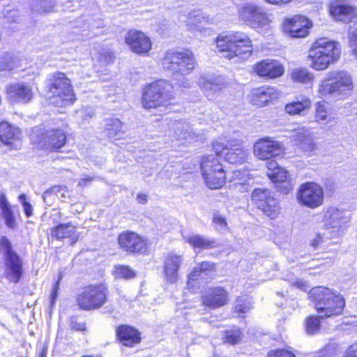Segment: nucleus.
<instances>
[{
  "label": "nucleus",
  "mask_w": 357,
  "mask_h": 357,
  "mask_svg": "<svg viewBox=\"0 0 357 357\" xmlns=\"http://www.w3.org/2000/svg\"><path fill=\"white\" fill-rule=\"evenodd\" d=\"M211 23V19L200 11H193L187 17L186 25L190 30H199L205 24Z\"/></svg>",
  "instance_id": "obj_33"
},
{
  "label": "nucleus",
  "mask_w": 357,
  "mask_h": 357,
  "mask_svg": "<svg viewBox=\"0 0 357 357\" xmlns=\"http://www.w3.org/2000/svg\"><path fill=\"white\" fill-rule=\"evenodd\" d=\"M3 18L6 23L17 22L19 18V12L15 9L7 10L3 15Z\"/></svg>",
  "instance_id": "obj_51"
},
{
  "label": "nucleus",
  "mask_w": 357,
  "mask_h": 357,
  "mask_svg": "<svg viewBox=\"0 0 357 357\" xmlns=\"http://www.w3.org/2000/svg\"><path fill=\"white\" fill-rule=\"evenodd\" d=\"M291 284L292 286H294L303 291H307L310 288L309 285L306 282L298 279L296 280L295 281H292Z\"/></svg>",
  "instance_id": "obj_60"
},
{
  "label": "nucleus",
  "mask_w": 357,
  "mask_h": 357,
  "mask_svg": "<svg viewBox=\"0 0 357 357\" xmlns=\"http://www.w3.org/2000/svg\"><path fill=\"white\" fill-rule=\"evenodd\" d=\"M298 203L311 209H315L324 204V188L315 182L302 184L296 193Z\"/></svg>",
  "instance_id": "obj_10"
},
{
  "label": "nucleus",
  "mask_w": 357,
  "mask_h": 357,
  "mask_svg": "<svg viewBox=\"0 0 357 357\" xmlns=\"http://www.w3.org/2000/svg\"><path fill=\"white\" fill-rule=\"evenodd\" d=\"M279 91L274 87L261 86L253 89L250 95V101L252 104L263 107L269 102L278 98Z\"/></svg>",
  "instance_id": "obj_23"
},
{
  "label": "nucleus",
  "mask_w": 357,
  "mask_h": 357,
  "mask_svg": "<svg viewBox=\"0 0 357 357\" xmlns=\"http://www.w3.org/2000/svg\"><path fill=\"white\" fill-rule=\"evenodd\" d=\"M326 234H317L315 237L311 241L310 244L314 248H317L323 241Z\"/></svg>",
  "instance_id": "obj_59"
},
{
  "label": "nucleus",
  "mask_w": 357,
  "mask_h": 357,
  "mask_svg": "<svg viewBox=\"0 0 357 357\" xmlns=\"http://www.w3.org/2000/svg\"><path fill=\"white\" fill-rule=\"evenodd\" d=\"M231 142H228L227 144H224L222 142L219 141H215L213 142V150L215 151L217 155L222 156L225 158V153L227 152L229 148V144Z\"/></svg>",
  "instance_id": "obj_48"
},
{
  "label": "nucleus",
  "mask_w": 357,
  "mask_h": 357,
  "mask_svg": "<svg viewBox=\"0 0 357 357\" xmlns=\"http://www.w3.org/2000/svg\"><path fill=\"white\" fill-rule=\"evenodd\" d=\"M311 101L308 98H304L300 101L290 102L285 106V112L290 115L301 114L303 112L310 109Z\"/></svg>",
  "instance_id": "obj_37"
},
{
  "label": "nucleus",
  "mask_w": 357,
  "mask_h": 357,
  "mask_svg": "<svg viewBox=\"0 0 357 357\" xmlns=\"http://www.w3.org/2000/svg\"><path fill=\"white\" fill-rule=\"evenodd\" d=\"M329 11L333 17L344 22H350L357 15L356 8L347 4H331Z\"/></svg>",
  "instance_id": "obj_26"
},
{
  "label": "nucleus",
  "mask_w": 357,
  "mask_h": 357,
  "mask_svg": "<svg viewBox=\"0 0 357 357\" xmlns=\"http://www.w3.org/2000/svg\"><path fill=\"white\" fill-rule=\"evenodd\" d=\"M174 87L169 82L158 80L146 86L143 91L142 104L145 109L165 106L174 98Z\"/></svg>",
  "instance_id": "obj_6"
},
{
  "label": "nucleus",
  "mask_w": 357,
  "mask_h": 357,
  "mask_svg": "<svg viewBox=\"0 0 357 357\" xmlns=\"http://www.w3.org/2000/svg\"><path fill=\"white\" fill-rule=\"evenodd\" d=\"M312 23L303 16H294L286 20L283 24L284 31L291 38H305L308 35Z\"/></svg>",
  "instance_id": "obj_16"
},
{
  "label": "nucleus",
  "mask_w": 357,
  "mask_h": 357,
  "mask_svg": "<svg viewBox=\"0 0 357 357\" xmlns=\"http://www.w3.org/2000/svg\"><path fill=\"white\" fill-rule=\"evenodd\" d=\"M18 199L23 206L24 212L26 216L31 217L33 214V206L26 200V196L24 194H21V195H20Z\"/></svg>",
  "instance_id": "obj_50"
},
{
  "label": "nucleus",
  "mask_w": 357,
  "mask_h": 357,
  "mask_svg": "<svg viewBox=\"0 0 357 357\" xmlns=\"http://www.w3.org/2000/svg\"><path fill=\"white\" fill-rule=\"evenodd\" d=\"M212 223L215 229L219 233L225 234L229 229L226 218L218 211L213 213Z\"/></svg>",
  "instance_id": "obj_41"
},
{
  "label": "nucleus",
  "mask_w": 357,
  "mask_h": 357,
  "mask_svg": "<svg viewBox=\"0 0 357 357\" xmlns=\"http://www.w3.org/2000/svg\"><path fill=\"white\" fill-rule=\"evenodd\" d=\"M341 55V46L335 41L319 38L309 50L311 67L316 70L326 69L330 64L337 61Z\"/></svg>",
  "instance_id": "obj_4"
},
{
  "label": "nucleus",
  "mask_w": 357,
  "mask_h": 357,
  "mask_svg": "<svg viewBox=\"0 0 357 357\" xmlns=\"http://www.w3.org/2000/svg\"><path fill=\"white\" fill-rule=\"evenodd\" d=\"M118 244L124 251L130 253H142L146 250V240L134 231H124L118 236Z\"/></svg>",
  "instance_id": "obj_15"
},
{
  "label": "nucleus",
  "mask_w": 357,
  "mask_h": 357,
  "mask_svg": "<svg viewBox=\"0 0 357 357\" xmlns=\"http://www.w3.org/2000/svg\"><path fill=\"white\" fill-rule=\"evenodd\" d=\"M126 131L123 123L116 118H109L105 121V132L111 140H118L123 137Z\"/></svg>",
  "instance_id": "obj_29"
},
{
  "label": "nucleus",
  "mask_w": 357,
  "mask_h": 357,
  "mask_svg": "<svg viewBox=\"0 0 357 357\" xmlns=\"http://www.w3.org/2000/svg\"><path fill=\"white\" fill-rule=\"evenodd\" d=\"M114 276L116 278L131 279L135 277V271L131 269L128 266L118 265L114 267Z\"/></svg>",
  "instance_id": "obj_43"
},
{
  "label": "nucleus",
  "mask_w": 357,
  "mask_h": 357,
  "mask_svg": "<svg viewBox=\"0 0 357 357\" xmlns=\"http://www.w3.org/2000/svg\"><path fill=\"white\" fill-rule=\"evenodd\" d=\"M351 75L344 70H332L320 80L317 93L321 98L344 99L351 95L354 90Z\"/></svg>",
  "instance_id": "obj_1"
},
{
  "label": "nucleus",
  "mask_w": 357,
  "mask_h": 357,
  "mask_svg": "<svg viewBox=\"0 0 357 357\" xmlns=\"http://www.w3.org/2000/svg\"><path fill=\"white\" fill-rule=\"evenodd\" d=\"M203 305L212 308H218L225 305L228 301V294L222 287H214L207 289L202 297Z\"/></svg>",
  "instance_id": "obj_22"
},
{
  "label": "nucleus",
  "mask_w": 357,
  "mask_h": 357,
  "mask_svg": "<svg viewBox=\"0 0 357 357\" xmlns=\"http://www.w3.org/2000/svg\"><path fill=\"white\" fill-rule=\"evenodd\" d=\"M248 151L242 146L241 142L234 141L229 144L225 160L231 164H242L248 160Z\"/></svg>",
  "instance_id": "obj_25"
},
{
  "label": "nucleus",
  "mask_w": 357,
  "mask_h": 357,
  "mask_svg": "<svg viewBox=\"0 0 357 357\" xmlns=\"http://www.w3.org/2000/svg\"><path fill=\"white\" fill-rule=\"evenodd\" d=\"M55 6V0H33L31 10L38 14H45L52 12Z\"/></svg>",
  "instance_id": "obj_38"
},
{
  "label": "nucleus",
  "mask_w": 357,
  "mask_h": 357,
  "mask_svg": "<svg viewBox=\"0 0 357 357\" xmlns=\"http://www.w3.org/2000/svg\"><path fill=\"white\" fill-rule=\"evenodd\" d=\"M349 43L351 52L357 58V28L351 33L349 36Z\"/></svg>",
  "instance_id": "obj_53"
},
{
  "label": "nucleus",
  "mask_w": 357,
  "mask_h": 357,
  "mask_svg": "<svg viewBox=\"0 0 357 357\" xmlns=\"http://www.w3.org/2000/svg\"><path fill=\"white\" fill-rule=\"evenodd\" d=\"M52 235L58 239L69 238L73 243L77 241L79 234L77 227L71 223L60 224L52 230Z\"/></svg>",
  "instance_id": "obj_32"
},
{
  "label": "nucleus",
  "mask_w": 357,
  "mask_h": 357,
  "mask_svg": "<svg viewBox=\"0 0 357 357\" xmlns=\"http://www.w3.org/2000/svg\"><path fill=\"white\" fill-rule=\"evenodd\" d=\"M20 134L17 128L5 121L0 123V140L4 144H10L19 137Z\"/></svg>",
  "instance_id": "obj_34"
},
{
  "label": "nucleus",
  "mask_w": 357,
  "mask_h": 357,
  "mask_svg": "<svg viewBox=\"0 0 357 357\" xmlns=\"http://www.w3.org/2000/svg\"><path fill=\"white\" fill-rule=\"evenodd\" d=\"M116 333L120 342L125 346L133 347L140 342L139 333L132 327L121 326L118 328Z\"/></svg>",
  "instance_id": "obj_28"
},
{
  "label": "nucleus",
  "mask_w": 357,
  "mask_h": 357,
  "mask_svg": "<svg viewBox=\"0 0 357 357\" xmlns=\"http://www.w3.org/2000/svg\"><path fill=\"white\" fill-rule=\"evenodd\" d=\"M309 297L314 302L320 318L340 315L345 305V301L340 294L326 287H317L312 289Z\"/></svg>",
  "instance_id": "obj_3"
},
{
  "label": "nucleus",
  "mask_w": 357,
  "mask_h": 357,
  "mask_svg": "<svg viewBox=\"0 0 357 357\" xmlns=\"http://www.w3.org/2000/svg\"><path fill=\"white\" fill-rule=\"evenodd\" d=\"M169 135L177 140H192L198 137L189 123L180 121L172 123L169 128Z\"/></svg>",
  "instance_id": "obj_24"
},
{
  "label": "nucleus",
  "mask_w": 357,
  "mask_h": 357,
  "mask_svg": "<svg viewBox=\"0 0 357 357\" xmlns=\"http://www.w3.org/2000/svg\"><path fill=\"white\" fill-rule=\"evenodd\" d=\"M182 262L181 256L169 255L164 262L165 280L169 283H174L178 279V271Z\"/></svg>",
  "instance_id": "obj_27"
},
{
  "label": "nucleus",
  "mask_w": 357,
  "mask_h": 357,
  "mask_svg": "<svg viewBox=\"0 0 357 357\" xmlns=\"http://www.w3.org/2000/svg\"><path fill=\"white\" fill-rule=\"evenodd\" d=\"M183 238L184 241L189 243L194 249L208 250L218 247L215 239L199 234L183 236Z\"/></svg>",
  "instance_id": "obj_31"
},
{
  "label": "nucleus",
  "mask_w": 357,
  "mask_h": 357,
  "mask_svg": "<svg viewBox=\"0 0 357 357\" xmlns=\"http://www.w3.org/2000/svg\"><path fill=\"white\" fill-rule=\"evenodd\" d=\"M291 77L294 82L302 84H310L314 79V75L306 68L294 69Z\"/></svg>",
  "instance_id": "obj_39"
},
{
  "label": "nucleus",
  "mask_w": 357,
  "mask_h": 357,
  "mask_svg": "<svg viewBox=\"0 0 357 357\" xmlns=\"http://www.w3.org/2000/svg\"><path fill=\"white\" fill-rule=\"evenodd\" d=\"M71 327L77 331H83L85 329V324L78 322L76 319H72Z\"/></svg>",
  "instance_id": "obj_64"
},
{
  "label": "nucleus",
  "mask_w": 357,
  "mask_h": 357,
  "mask_svg": "<svg viewBox=\"0 0 357 357\" xmlns=\"http://www.w3.org/2000/svg\"><path fill=\"white\" fill-rule=\"evenodd\" d=\"M0 207L1 208L2 213H4L6 210H10L9 204L6 201L4 195H1L0 197Z\"/></svg>",
  "instance_id": "obj_63"
},
{
  "label": "nucleus",
  "mask_w": 357,
  "mask_h": 357,
  "mask_svg": "<svg viewBox=\"0 0 357 357\" xmlns=\"http://www.w3.org/2000/svg\"><path fill=\"white\" fill-rule=\"evenodd\" d=\"M201 170L204 178H225L222 164L213 155L204 156Z\"/></svg>",
  "instance_id": "obj_21"
},
{
  "label": "nucleus",
  "mask_w": 357,
  "mask_h": 357,
  "mask_svg": "<svg viewBox=\"0 0 357 357\" xmlns=\"http://www.w3.org/2000/svg\"><path fill=\"white\" fill-rule=\"evenodd\" d=\"M315 119L317 122L325 123L331 121V108L326 101H319L315 105Z\"/></svg>",
  "instance_id": "obj_36"
},
{
  "label": "nucleus",
  "mask_w": 357,
  "mask_h": 357,
  "mask_svg": "<svg viewBox=\"0 0 357 357\" xmlns=\"http://www.w3.org/2000/svg\"><path fill=\"white\" fill-rule=\"evenodd\" d=\"M284 151L283 144L271 137L257 140L253 146V153L259 160H271L282 155Z\"/></svg>",
  "instance_id": "obj_13"
},
{
  "label": "nucleus",
  "mask_w": 357,
  "mask_h": 357,
  "mask_svg": "<svg viewBox=\"0 0 357 357\" xmlns=\"http://www.w3.org/2000/svg\"><path fill=\"white\" fill-rule=\"evenodd\" d=\"M344 209L335 206L326 207L323 209V224L326 231L332 229L335 232L340 231L349 220Z\"/></svg>",
  "instance_id": "obj_14"
},
{
  "label": "nucleus",
  "mask_w": 357,
  "mask_h": 357,
  "mask_svg": "<svg viewBox=\"0 0 357 357\" xmlns=\"http://www.w3.org/2000/svg\"><path fill=\"white\" fill-rule=\"evenodd\" d=\"M223 85L224 84L222 80H220L219 78H215V82L211 89V92L213 93V100L215 99V94L222 90Z\"/></svg>",
  "instance_id": "obj_58"
},
{
  "label": "nucleus",
  "mask_w": 357,
  "mask_h": 357,
  "mask_svg": "<svg viewBox=\"0 0 357 357\" xmlns=\"http://www.w3.org/2000/svg\"><path fill=\"white\" fill-rule=\"evenodd\" d=\"M2 214L5 219L6 226L9 228L14 229L16 226V222L11 209L6 210Z\"/></svg>",
  "instance_id": "obj_52"
},
{
  "label": "nucleus",
  "mask_w": 357,
  "mask_h": 357,
  "mask_svg": "<svg viewBox=\"0 0 357 357\" xmlns=\"http://www.w3.org/2000/svg\"><path fill=\"white\" fill-rule=\"evenodd\" d=\"M320 321L317 317H310L306 320V331L308 334H314L319 331Z\"/></svg>",
  "instance_id": "obj_47"
},
{
  "label": "nucleus",
  "mask_w": 357,
  "mask_h": 357,
  "mask_svg": "<svg viewBox=\"0 0 357 357\" xmlns=\"http://www.w3.org/2000/svg\"><path fill=\"white\" fill-rule=\"evenodd\" d=\"M344 357H357V344H352L347 349Z\"/></svg>",
  "instance_id": "obj_61"
},
{
  "label": "nucleus",
  "mask_w": 357,
  "mask_h": 357,
  "mask_svg": "<svg viewBox=\"0 0 357 357\" xmlns=\"http://www.w3.org/2000/svg\"><path fill=\"white\" fill-rule=\"evenodd\" d=\"M21 66L20 60L17 56H11L5 69L13 70Z\"/></svg>",
  "instance_id": "obj_56"
},
{
  "label": "nucleus",
  "mask_w": 357,
  "mask_h": 357,
  "mask_svg": "<svg viewBox=\"0 0 357 357\" xmlns=\"http://www.w3.org/2000/svg\"><path fill=\"white\" fill-rule=\"evenodd\" d=\"M291 139L295 145L309 154L314 153L317 148L310 130L305 127L295 129Z\"/></svg>",
  "instance_id": "obj_19"
},
{
  "label": "nucleus",
  "mask_w": 357,
  "mask_h": 357,
  "mask_svg": "<svg viewBox=\"0 0 357 357\" xmlns=\"http://www.w3.org/2000/svg\"><path fill=\"white\" fill-rule=\"evenodd\" d=\"M31 141L40 149L57 150L66 142V132L61 128H54L45 131L43 128L36 127L30 134Z\"/></svg>",
  "instance_id": "obj_9"
},
{
  "label": "nucleus",
  "mask_w": 357,
  "mask_h": 357,
  "mask_svg": "<svg viewBox=\"0 0 357 357\" xmlns=\"http://www.w3.org/2000/svg\"><path fill=\"white\" fill-rule=\"evenodd\" d=\"M268 357H296L295 355L285 349H278L271 351Z\"/></svg>",
  "instance_id": "obj_54"
},
{
  "label": "nucleus",
  "mask_w": 357,
  "mask_h": 357,
  "mask_svg": "<svg viewBox=\"0 0 357 357\" xmlns=\"http://www.w3.org/2000/svg\"><path fill=\"white\" fill-rule=\"evenodd\" d=\"M255 72L260 77L274 79L281 77L284 69L281 63L275 59H264L254 67Z\"/></svg>",
  "instance_id": "obj_20"
},
{
  "label": "nucleus",
  "mask_w": 357,
  "mask_h": 357,
  "mask_svg": "<svg viewBox=\"0 0 357 357\" xmlns=\"http://www.w3.org/2000/svg\"><path fill=\"white\" fill-rule=\"evenodd\" d=\"M276 189L282 194H288L293 189L291 180H272Z\"/></svg>",
  "instance_id": "obj_46"
},
{
  "label": "nucleus",
  "mask_w": 357,
  "mask_h": 357,
  "mask_svg": "<svg viewBox=\"0 0 357 357\" xmlns=\"http://www.w3.org/2000/svg\"><path fill=\"white\" fill-rule=\"evenodd\" d=\"M0 252L4 260V276L10 282L17 284L23 275V260L13 250L10 241L5 236L0 241Z\"/></svg>",
  "instance_id": "obj_7"
},
{
  "label": "nucleus",
  "mask_w": 357,
  "mask_h": 357,
  "mask_svg": "<svg viewBox=\"0 0 357 357\" xmlns=\"http://www.w3.org/2000/svg\"><path fill=\"white\" fill-rule=\"evenodd\" d=\"M125 42L135 53H148L151 48V43L148 36L137 30H130L125 36Z\"/></svg>",
  "instance_id": "obj_17"
},
{
  "label": "nucleus",
  "mask_w": 357,
  "mask_h": 357,
  "mask_svg": "<svg viewBox=\"0 0 357 357\" xmlns=\"http://www.w3.org/2000/svg\"><path fill=\"white\" fill-rule=\"evenodd\" d=\"M7 97L13 103L26 104L33 98L31 86L24 82H18L9 85L6 88Z\"/></svg>",
  "instance_id": "obj_18"
},
{
  "label": "nucleus",
  "mask_w": 357,
  "mask_h": 357,
  "mask_svg": "<svg viewBox=\"0 0 357 357\" xmlns=\"http://www.w3.org/2000/svg\"><path fill=\"white\" fill-rule=\"evenodd\" d=\"M47 96L50 103L66 106L75 100V94L70 79L62 73H54L48 79Z\"/></svg>",
  "instance_id": "obj_5"
},
{
  "label": "nucleus",
  "mask_w": 357,
  "mask_h": 357,
  "mask_svg": "<svg viewBox=\"0 0 357 357\" xmlns=\"http://www.w3.org/2000/svg\"><path fill=\"white\" fill-rule=\"evenodd\" d=\"M269 22L268 17L266 13L258 8L252 25L257 24L259 26L267 24Z\"/></svg>",
  "instance_id": "obj_49"
},
{
  "label": "nucleus",
  "mask_w": 357,
  "mask_h": 357,
  "mask_svg": "<svg viewBox=\"0 0 357 357\" xmlns=\"http://www.w3.org/2000/svg\"><path fill=\"white\" fill-rule=\"evenodd\" d=\"M106 299L107 289L104 285H91L77 296V302L81 309L91 310L101 307Z\"/></svg>",
  "instance_id": "obj_12"
},
{
  "label": "nucleus",
  "mask_w": 357,
  "mask_h": 357,
  "mask_svg": "<svg viewBox=\"0 0 357 357\" xmlns=\"http://www.w3.org/2000/svg\"><path fill=\"white\" fill-rule=\"evenodd\" d=\"M252 307V302L247 296L238 297L236 301L234 309L238 314H245Z\"/></svg>",
  "instance_id": "obj_42"
},
{
  "label": "nucleus",
  "mask_w": 357,
  "mask_h": 357,
  "mask_svg": "<svg viewBox=\"0 0 357 357\" xmlns=\"http://www.w3.org/2000/svg\"><path fill=\"white\" fill-rule=\"evenodd\" d=\"M258 8V7L253 4H246L239 11L240 18L242 20L248 22L252 24Z\"/></svg>",
  "instance_id": "obj_40"
},
{
  "label": "nucleus",
  "mask_w": 357,
  "mask_h": 357,
  "mask_svg": "<svg viewBox=\"0 0 357 357\" xmlns=\"http://www.w3.org/2000/svg\"><path fill=\"white\" fill-rule=\"evenodd\" d=\"M215 270L216 265L213 262L203 261L198 264L189 274L188 284H190V281L197 280L199 278L207 279Z\"/></svg>",
  "instance_id": "obj_30"
},
{
  "label": "nucleus",
  "mask_w": 357,
  "mask_h": 357,
  "mask_svg": "<svg viewBox=\"0 0 357 357\" xmlns=\"http://www.w3.org/2000/svg\"><path fill=\"white\" fill-rule=\"evenodd\" d=\"M268 178H287L289 173L284 168L280 166L275 160H271L266 162Z\"/></svg>",
  "instance_id": "obj_35"
},
{
  "label": "nucleus",
  "mask_w": 357,
  "mask_h": 357,
  "mask_svg": "<svg viewBox=\"0 0 357 357\" xmlns=\"http://www.w3.org/2000/svg\"><path fill=\"white\" fill-rule=\"evenodd\" d=\"M326 195H331L336 190V185L333 180H328L324 184Z\"/></svg>",
  "instance_id": "obj_57"
},
{
  "label": "nucleus",
  "mask_w": 357,
  "mask_h": 357,
  "mask_svg": "<svg viewBox=\"0 0 357 357\" xmlns=\"http://www.w3.org/2000/svg\"><path fill=\"white\" fill-rule=\"evenodd\" d=\"M241 337V331L238 328H234L226 331L223 340L225 342H227L231 344H235L239 342Z\"/></svg>",
  "instance_id": "obj_45"
},
{
  "label": "nucleus",
  "mask_w": 357,
  "mask_h": 357,
  "mask_svg": "<svg viewBox=\"0 0 357 357\" xmlns=\"http://www.w3.org/2000/svg\"><path fill=\"white\" fill-rule=\"evenodd\" d=\"M217 47L222 56L229 60L246 59L252 52V41L244 33L234 32L220 35L216 40Z\"/></svg>",
  "instance_id": "obj_2"
},
{
  "label": "nucleus",
  "mask_w": 357,
  "mask_h": 357,
  "mask_svg": "<svg viewBox=\"0 0 357 357\" xmlns=\"http://www.w3.org/2000/svg\"><path fill=\"white\" fill-rule=\"evenodd\" d=\"M252 199L257 208L269 218L276 219L280 213L281 207L275 194L268 189H255L252 193Z\"/></svg>",
  "instance_id": "obj_11"
},
{
  "label": "nucleus",
  "mask_w": 357,
  "mask_h": 357,
  "mask_svg": "<svg viewBox=\"0 0 357 357\" xmlns=\"http://www.w3.org/2000/svg\"><path fill=\"white\" fill-rule=\"evenodd\" d=\"M206 186L211 190L221 188L225 184V180H205Z\"/></svg>",
  "instance_id": "obj_55"
},
{
  "label": "nucleus",
  "mask_w": 357,
  "mask_h": 357,
  "mask_svg": "<svg viewBox=\"0 0 357 357\" xmlns=\"http://www.w3.org/2000/svg\"><path fill=\"white\" fill-rule=\"evenodd\" d=\"M162 67L173 75H188L195 68V61L189 50L169 51L162 61Z\"/></svg>",
  "instance_id": "obj_8"
},
{
  "label": "nucleus",
  "mask_w": 357,
  "mask_h": 357,
  "mask_svg": "<svg viewBox=\"0 0 357 357\" xmlns=\"http://www.w3.org/2000/svg\"><path fill=\"white\" fill-rule=\"evenodd\" d=\"M215 82V78L208 79L205 77H201L198 82L199 87L204 92L207 98L210 100H213V93L211 92V89Z\"/></svg>",
  "instance_id": "obj_44"
},
{
  "label": "nucleus",
  "mask_w": 357,
  "mask_h": 357,
  "mask_svg": "<svg viewBox=\"0 0 357 357\" xmlns=\"http://www.w3.org/2000/svg\"><path fill=\"white\" fill-rule=\"evenodd\" d=\"M0 207L1 208L2 213H4L6 210H10L9 204L6 201L4 195H1L0 197Z\"/></svg>",
  "instance_id": "obj_62"
}]
</instances>
